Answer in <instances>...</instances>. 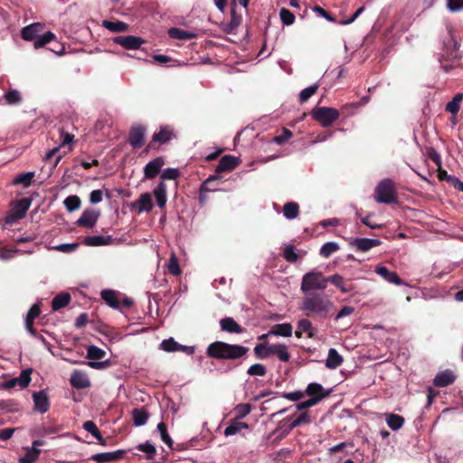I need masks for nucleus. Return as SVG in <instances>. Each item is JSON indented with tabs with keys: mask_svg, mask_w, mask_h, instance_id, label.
<instances>
[{
	"mask_svg": "<svg viewBox=\"0 0 463 463\" xmlns=\"http://www.w3.org/2000/svg\"><path fill=\"white\" fill-rule=\"evenodd\" d=\"M440 68L449 72L463 58V48L451 25L446 27V33L440 37V50L436 54Z\"/></svg>",
	"mask_w": 463,
	"mask_h": 463,
	"instance_id": "nucleus-1",
	"label": "nucleus"
},
{
	"mask_svg": "<svg viewBox=\"0 0 463 463\" xmlns=\"http://www.w3.org/2000/svg\"><path fill=\"white\" fill-rule=\"evenodd\" d=\"M249 348L241 345H232L226 342L215 341L206 349V354L215 359L235 360L243 357Z\"/></svg>",
	"mask_w": 463,
	"mask_h": 463,
	"instance_id": "nucleus-2",
	"label": "nucleus"
},
{
	"mask_svg": "<svg viewBox=\"0 0 463 463\" xmlns=\"http://www.w3.org/2000/svg\"><path fill=\"white\" fill-rule=\"evenodd\" d=\"M332 307V301L325 295L310 293L303 298L300 309L326 317Z\"/></svg>",
	"mask_w": 463,
	"mask_h": 463,
	"instance_id": "nucleus-3",
	"label": "nucleus"
},
{
	"mask_svg": "<svg viewBox=\"0 0 463 463\" xmlns=\"http://www.w3.org/2000/svg\"><path fill=\"white\" fill-rule=\"evenodd\" d=\"M374 199L380 203H393L397 202V193L394 183L390 178L383 179L375 187Z\"/></svg>",
	"mask_w": 463,
	"mask_h": 463,
	"instance_id": "nucleus-4",
	"label": "nucleus"
},
{
	"mask_svg": "<svg viewBox=\"0 0 463 463\" xmlns=\"http://www.w3.org/2000/svg\"><path fill=\"white\" fill-rule=\"evenodd\" d=\"M33 199L24 197L12 202V208L5 217V223L12 225L16 221L23 219L32 204Z\"/></svg>",
	"mask_w": 463,
	"mask_h": 463,
	"instance_id": "nucleus-5",
	"label": "nucleus"
},
{
	"mask_svg": "<svg viewBox=\"0 0 463 463\" xmlns=\"http://www.w3.org/2000/svg\"><path fill=\"white\" fill-rule=\"evenodd\" d=\"M311 116L322 127L326 128L338 119L339 111L334 108L317 107L311 111Z\"/></svg>",
	"mask_w": 463,
	"mask_h": 463,
	"instance_id": "nucleus-6",
	"label": "nucleus"
},
{
	"mask_svg": "<svg viewBox=\"0 0 463 463\" xmlns=\"http://www.w3.org/2000/svg\"><path fill=\"white\" fill-rule=\"evenodd\" d=\"M321 274L318 272L306 273L302 278L301 290L307 293L310 290H324L326 288V278L320 279Z\"/></svg>",
	"mask_w": 463,
	"mask_h": 463,
	"instance_id": "nucleus-7",
	"label": "nucleus"
},
{
	"mask_svg": "<svg viewBox=\"0 0 463 463\" xmlns=\"http://www.w3.org/2000/svg\"><path fill=\"white\" fill-rule=\"evenodd\" d=\"M105 355L106 352L96 345H91L87 347V358L90 360H100L103 359ZM88 365L93 369L101 370L109 365V361H90Z\"/></svg>",
	"mask_w": 463,
	"mask_h": 463,
	"instance_id": "nucleus-8",
	"label": "nucleus"
},
{
	"mask_svg": "<svg viewBox=\"0 0 463 463\" xmlns=\"http://www.w3.org/2000/svg\"><path fill=\"white\" fill-rule=\"evenodd\" d=\"M113 43L126 50H138L146 41L135 35H118L113 38Z\"/></svg>",
	"mask_w": 463,
	"mask_h": 463,
	"instance_id": "nucleus-9",
	"label": "nucleus"
},
{
	"mask_svg": "<svg viewBox=\"0 0 463 463\" xmlns=\"http://www.w3.org/2000/svg\"><path fill=\"white\" fill-rule=\"evenodd\" d=\"M332 390H325L322 384L318 383H310L304 390L305 396L310 400H317V404L331 393Z\"/></svg>",
	"mask_w": 463,
	"mask_h": 463,
	"instance_id": "nucleus-10",
	"label": "nucleus"
},
{
	"mask_svg": "<svg viewBox=\"0 0 463 463\" xmlns=\"http://www.w3.org/2000/svg\"><path fill=\"white\" fill-rule=\"evenodd\" d=\"M99 216V211L88 208L83 211L81 216L76 221L75 223L80 227L92 229L96 225Z\"/></svg>",
	"mask_w": 463,
	"mask_h": 463,
	"instance_id": "nucleus-11",
	"label": "nucleus"
},
{
	"mask_svg": "<svg viewBox=\"0 0 463 463\" xmlns=\"http://www.w3.org/2000/svg\"><path fill=\"white\" fill-rule=\"evenodd\" d=\"M33 409L40 412L45 413L50 409V400L45 390L34 392L33 393Z\"/></svg>",
	"mask_w": 463,
	"mask_h": 463,
	"instance_id": "nucleus-12",
	"label": "nucleus"
},
{
	"mask_svg": "<svg viewBox=\"0 0 463 463\" xmlns=\"http://www.w3.org/2000/svg\"><path fill=\"white\" fill-rule=\"evenodd\" d=\"M146 128L143 126L132 128L129 131L128 143L133 148H140L145 144Z\"/></svg>",
	"mask_w": 463,
	"mask_h": 463,
	"instance_id": "nucleus-13",
	"label": "nucleus"
},
{
	"mask_svg": "<svg viewBox=\"0 0 463 463\" xmlns=\"http://www.w3.org/2000/svg\"><path fill=\"white\" fill-rule=\"evenodd\" d=\"M126 454L125 449H118L109 452H100L91 456V459L97 463H108L121 459Z\"/></svg>",
	"mask_w": 463,
	"mask_h": 463,
	"instance_id": "nucleus-14",
	"label": "nucleus"
},
{
	"mask_svg": "<svg viewBox=\"0 0 463 463\" xmlns=\"http://www.w3.org/2000/svg\"><path fill=\"white\" fill-rule=\"evenodd\" d=\"M165 160L162 156H157L153 160L149 161L144 167V175L146 179H152L156 177L161 171Z\"/></svg>",
	"mask_w": 463,
	"mask_h": 463,
	"instance_id": "nucleus-15",
	"label": "nucleus"
},
{
	"mask_svg": "<svg viewBox=\"0 0 463 463\" xmlns=\"http://www.w3.org/2000/svg\"><path fill=\"white\" fill-rule=\"evenodd\" d=\"M381 244L382 241L380 240L370 238H355L351 241V245L362 252H366L374 247L380 246Z\"/></svg>",
	"mask_w": 463,
	"mask_h": 463,
	"instance_id": "nucleus-16",
	"label": "nucleus"
},
{
	"mask_svg": "<svg viewBox=\"0 0 463 463\" xmlns=\"http://www.w3.org/2000/svg\"><path fill=\"white\" fill-rule=\"evenodd\" d=\"M317 332V328L313 326L309 319L302 318L298 322L295 335L298 338H301L303 333H307L308 338H313L316 335Z\"/></svg>",
	"mask_w": 463,
	"mask_h": 463,
	"instance_id": "nucleus-17",
	"label": "nucleus"
},
{
	"mask_svg": "<svg viewBox=\"0 0 463 463\" xmlns=\"http://www.w3.org/2000/svg\"><path fill=\"white\" fill-rule=\"evenodd\" d=\"M375 273L382 277L384 280L389 283L401 286L403 285V281L400 279L398 274L394 271L390 270L385 266H378L375 269Z\"/></svg>",
	"mask_w": 463,
	"mask_h": 463,
	"instance_id": "nucleus-18",
	"label": "nucleus"
},
{
	"mask_svg": "<svg viewBox=\"0 0 463 463\" xmlns=\"http://www.w3.org/2000/svg\"><path fill=\"white\" fill-rule=\"evenodd\" d=\"M456 380V375L451 370H444L437 373L433 380V383L437 387H446L453 383Z\"/></svg>",
	"mask_w": 463,
	"mask_h": 463,
	"instance_id": "nucleus-19",
	"label": "nucleus"
},
{
	"mask_svg": "<svg viewBox=\"0 0 463 463\" xmlns=\"http://www.w3.org/2000/svg\"><path fill=\"white\" fill-rule=\"evenodd\" d=\"M238 165V160L235 156L231 155L223 156L218 165H216L215 172L221 174L226 171L234 169Z\"/></svg>",
	"mask_w": 463,
	"mask_h": 463,
	"instance_id": "nucleus-20",
	"label": "nucleus"
},
{
	"mask_svg": "<svg viewBox=\"0 0 463 463\" xmlns=\"http://www.w3.org/2000/svg\"><path fill=\"white\" fill-rule=\"evenodd\" d=\"M70 382L71 386L76 389H85L90 385L87 374L81 371H74L71 375Z\"/></svg>",
	"mask_w": 463,
	"mask_h": 463,
	"instance_id": "nucleus-21",
	"label": "nucleus"
},
{
	"mask_svg": "<svg viewBox=\"0 0 463 463\" xmlns=\"http://www.w3.org/2000/svg\"><path fill=\"white\" fill-rule=\"evenodd\" d=\"M153 195L156 198V205L164 208L167 202L166 184L164 181H160L153 189Z\"/></svg>",
	"mask_w": 463,
	"mask_h": 463,
	"instance_id": "nucleus-22",
	"label": "nucleus"
},
{
	"mask_svg": "<svg viewBox=\"0 0 463 463\" xmlns=\"http://www.w3.org/2000/svg\"><path fill=\"white\" fill-rule=\"evenodd\" d=\"M43 29L40 23H34L23 28L22 38L26 41H35Z\"/></svg>",
	"mask_w": 463,
	"mask_h": 463,
	"instance_id": "nucleus-23",
	"label": "nucleus"
},
{
	"mask_svg": "<svg viewBox=\"0 0 463 463\" xmlns=\"http://www.w3.org/2000/svg\"><path fill=\"white\" fill-rule=\"evenodd\" d=\"M113 237L111 235H93L87 236L84 239V244L87 246H104L109 245L113 241Z\"/></svg>",
	"mask_w": 463,
	"mask_h": 463,
	"instance_id": "nucleus-24",
	"label": "nucleus"
},
{
	"mask_svg": "<svg viewBox=\"0 0 463 463\" xmlns=\"http://www.w3.org/2000/svg\"><path fill=\"white\" fill-rule=\"evenodd\" d=\"M35 176L34 171H28L21 173L14 176V178L12 181L13 185H22L24 188L29 187L33 181V178Z\"/></svg>",
	"mask_w": 463,
	"mask_h": 463,
	"instance_id": "nucleus-25",
	"label": "nucleus"
},
{
	"mask_svg": "<svg viewBox=\"0 0 463 463\" xmlns=\"http://www.w3.org/2000/svg\"><path fill=\"white\" fill-rule=\"evenodd\" d=\"M220 326L222 331L232 334H241L243 331L242 327L232 317L221 319Z\"/></svg>",
	"mask_w": 463,
	"mask_h": 463,
	"instance_id": "nucleus-26",
	"label": "nucleus"
},
{
	"mask_svg": "<svg viewBox=\"0 0 463 463\" xmlns=\"http://www.w3.org/2000/svg\"><path fill=\"white\" fill-rule=\"evenodd\" d=\"M293 327L290 323L276 324L269 329V334L275 336L290 337Z\"/></svg>",
	"mask_w": 463,
	"mask_h": 463,
	"instance_id": "nucleus-27",
	"label": "nucleus"
},
{
	"mask_svg": "<svg viewBox=\"0 0 463 463\" xmlns=\"http://www.w3.org/2000/svg\"><path fill=\"white\" fill-rule=\"evenodd\" d=\"M218 175H211L209 176L205 181L203 182V184L200 186V193H199V201L201 203H204L206 200V194L210 192H215L218 190L216 187H210V184L213 183L214 181L218 180Z\"/></svg>",
	"mask_w": 463,
	"mask_h": 463,
	"instance_id": "nucleus-28",
	"label": "nucleus"
},
{
	"mask_svg": "<svg viewBox=\"0 0 463 463\" xmlns=\"http://www.w3.org/2000/svg\"><path fill=\"white\" fill-rule=\"evenodd\" d=\"M136 205L138 209V213H149L153 209V202L151 194L144 193L140 194L138 199L136 201Z\"/></svg>",
	"mask_w": 463,
	"mask_h": 463,
	"instance_id": "nucleus-29",
	"label": "nucleus"
},
{
	"mask_svg": "<svg viewBox=\"0 0 463 463\" xmlns=\"http://www.w3.org/2000/svg\"><path fill=\"white\" fill-rule=\"evenodd\" d=\"M271 354H275L278 359L281 362L287 363L289 361L290 354L288 352V348L284 344H274L271 345V348H269Z\"/></svg>",
	"mask_w": 463,
	"mask_h": 463,
	"instance_id": "nucleus-30",
	"label": "nucleus"
},
{
	"mask_svg": "<svg viewBox=\"0 0 463 463\" xmlns=\"http://www.w3.org/2000/svg\"><path fill=\"white\" fill-rule=\"evenodd\" d=\"M168 35L172 39L191 40L197 36V33L192 31H186L177 27H172L168 30Z\"/></svg>",
	"mask_w": 463,
	"mask_h": 463,
	"instance_id": "nucleus-31",
	"label": "nucleus"
},
{
	"mask_svg": "<svg viewBox=\"0 0 463 463\" xmlns=\"http://www.w3.org/2000/svg\"><path fill=\"white\" fill-rule=\"evenodd\" d=\"M290 420H291V417H287V418L283 419L282 420H280L278 423L277 428L273 431V434L277 435V437L279 439H284L286 436H288L290 433V431L293 430V428H291Z\"/></svg>",
	"mask_w": 463,
	"mask_h": 463,
	"instance_id": "nucleus-32",
	"label": "nucleus"
},
{
	"mask_svg": "<svg viewBox=\"0 0 463 463\" xmlns=\"http://www.w3.org/2000/svg\"><path fill=\"white\" fill-rule=\"evenodd\" d=\"M174 136L173 130L168 126H162L158 132L154 133L153 141L165 144L172 139Z\"/></svg>",
	"mask_w": 463,
	"mask_h": 463,
	"instance_id": "nucleus-33",
	"label": "nucleus"
},
{
	"mask_svg": "<svg viewBox=\"0 0 463 463\" xmlns=\"http://www.w3.org/2000/svg\"><path fill=\"white\" fill-rule=\"evenodd\" d=\"M343 363V357L339 354L336 349L330 348L328 351L327 358L326 360V366L328 369H335Z\"/></svg>",
	"mask_w": 463,
	"mask_h": 463,
	"instance_id": "nucleus-34",
	"label": "nucleus"
},
{
	"mask_svg": "<svg viewBox=\"0 0 463 463\" xmlns=\"http://www.w3.org/2000/svg\"><path fill=\"white\" fill-rule=\"evenodd\" d=\"M101 298L114 309L119 307V302L118 299L117 292L113 289H103L100 292Z\"/></svg>",
	"mask_w": 463,
	"mask_h": 463,
	"instance_id": "nucleus-35",
	"label": "nucleus"
},
{
	"mask_svg": "<svg viewBox=\"0 0 463 463\" xmlns=\"http://www.w3.org/2000/svg\"><path fill=\"white\" fill-rule=\"evenodd\" d=\"M385 420L388 427L392 430H399L404 424V418L394 413H386Z\"/></svg>",
	"mask_w": 463,
	"mask_h": 463,
	"instance_id": "nucleus-36",
	"label": "nucleus"
},
{
	"mask_svg": "<svg viewBox=\"0 0 463 463\" xmlns=\"http://www.w3.org/2000/svg\"><path fill=\"white\" fill-rule=\"evenodd\" d=\"M249 429V425L246 422L240 421L238 419L233 420L231 423L225 428L224 434L225 436H232L239 433L242 430Z\"/></svg>",
	"mask_w": 463,
	"mask_h": 463,
	"instance_id": "nucleus-37",
	"label": "nucleus"
},
{
	"mask_svg": "<svg viewBox=\"0 0 463 463\" xmlns=\"http://www.w3.org/2000/svg\"><path fill=\"white\" fill-rule=\"evenodd\" d=\"M283 216L288 220H294L299 214V205L296 202L286 203L283 206Z\"/></svg>",
	"mask_w": 463,
	"mask_h": 463,
	"instance_id": "nucleus-38",
	"label": "nucleus"
},
{
	"mask_svg": "<svg viewBox=\"0 0 463 463\" xmlns=\"http://www.w3.org/2000/svg\"><path fill=\"white\" fill-rule=\"evenodd\" d=\"M132 416L134 426L140 427L146 423L149 414L144 408H137L133 410Z\"/></svg>",
	"mask_w": 463,
	"mask_h": 463,
	"instance_id": "nucleus-39",
	"label": "nucleus"
},
{
	"mask_svg": "<svg viewBox=\"0 0 463 463\" xmlns=\"http://www.w3.org/2000/svg\"><path fill=\"white\" fill-rule=\"evenodd\" d=\"M71 295L69 293H61L52 298V308L57 311L62 307H67L71 302Z\"/></svg>",
	"mask_w": 463,
	"mask_h": 463,
	"instance_id": "nucleus-40",
	"label": "nucleus"
},
{
	"mask_svg": "<svg viewBox=\"0 0 463 463\" xmlns=\"http://www.w3.org/2000/svg\"><path fill=\"white\" fill-rule=\"evenodd\" d=\"M241 24V17L236 15L234 10H232L231 20L222 25V29L227 33H232L236 31Z\"/></svg>",
	"mask_w": 463,
	"mask_h": 463,
	"instance_id": "nucleus-41",
	"label": "nucleus"
},
{
	"mask_svg": "<svg viewBox=\"0 0 463 463\" xmlns=\"http://www.w3.org/2000/svg\"><path fill=\"white\" fill-rule=\"evenodd\" d=\"M55 38V34L51 31H48L42 34L40 33L36 40L33 42V46L35 49H39L41 47H43L46 43H51Z\"/></svg>",
	"mask_w": 463,
	"mask_h": 463,
	"instance_id": "nucleus-42",
	"label": "nucleus"
},
{
	"mask_svg": "<svg viewBox=\"0 0 463 463\" xmlns=\"http://www.w3.org/2000/svg\"><path fill=\"white\" fill-rule=\"evenodd\" d=\"M463 99V94L462 93H457L453 99L448 102V104L446 105V110L449 113H451L452 115H457L458 110H459V108H460V102Z\"/></svg>",
	"mask_w": 463,
	"mask_h": 463,
	"instance_id": "nucleus-43",
	"label": "nucleus"
},
{
	"mask_svg": "<svg viewBox=\"0 0 463 463\" xmlns=\"http://www.w3.org/2000/svg\"><path fill=\"white\" fill-rule=\"evenodd\" d=\"M318 87H319V84L317 82V83H314V84L303 89L299 92V95H298L299 102L300 103L307 102L316 93Z\"/></svg>",
	"mask_w": 463,
	"mask_h": 463,
	"instance_id": "nucleus-44",
	"label": "nucleus"
},
{
	"mask_svg": "<svg viewBox=\"0 0 463 463\" xmlns=\"http://www.w3.org/2000/svg\"><path fill=\"white\" fill-rule=\"evenodd\" d=\"M326 282L332 283L333 285L337 287L343 293H348L351 291V288H346V286L345 285L343 277L338 274H335L326 278Z\"/></svg>",
	"mask_w": 463,
	"mask_h": 463,
	"instance_id": "nucleus-45",
	"label": "nucleus"
},
{
	"mask_svg": "<svg viewBox=\"0 0 463 463\" xmlns=\"http://www.w3.org/2000/svg\"><path fill=\"white\" fill-rule=\"evenodd\" d=\"M339 250L338 243L335 241H328L322 245V247L319 250V254L323 256L324 258L330 257L333 253Z\"/></svg>",
	"mask_w": 463,
	"mask_h": 463,
	"instance_id": "nucleus-46",
	"label": "nucleus"
},
{
	"mask_svg": "<svg viewBox=\"0 0 463 463\" xmlns=\"http://www.w3.org/2000/svg\"><path fill=\"white\" fill-rule=\"evenodd\" d=\"M60 431L58 426H49L46 423H43L36 429V435L40 437H46L49 435L56 434Z\"/></svg>",
	"mask_w": 463,
	"mask_h": 463,
	"instance_id": "nucleus-47",
	"label": "nucleus"
},
{
	"mask_svg": "<svg viewBox=\"0 0 463 463\" xmlns=\"http://www.w3.org/2000/svg\"><path fill=\"white\" fill-rule=\"evenodd\" d=\"M3 98L9 105H17L22 101V96L17 90H10L6 91Z\"/></svg>",
	"mask_w": 463,
	"mask_h": 463,
	"instance_id": "nucleus-48",
	"label": "nucleus"
},
{
	"mask_svg": "<svg viewBox=\"0 0 463 463\" xmlns=\"http://www.w3.org/2000/svg\"><path fill=\"white\" fill-rule=\"evenodd\" d=\"M103 25L108 30L114 33L124 32L128 29V25L121 21L111 22V21H104Z\"/></svg>",
	"mask_w": 463,
	"mask_h": 463,
	"instance_id": "nucleus-49",
	"label": "nucleus"
},
{
	"mask_svg": "<svg viewBox=\"0 0 463 463\" xmlns=\"http://www.w3.org/2000/svg\"><path fill=\"white\" fill-rule=\"evenodd\" d=\"M41 450L37 448L27 449L26 453L24 457L20 458V463H33L40 456Z\"/></svg>",
	"mask_w": 463,
	"mask_h": 463,
	"instance_id": "nucleus-50",
	"label": "nucleus"
},
{
	"mask_svg": "<svg viewBox=\"0 0 463 463\" xmlns=\"http://www.w3.org/2000/svg\"><path fill=\"white\" fill-rule=\"evenodd\" d=\"M269 348H271V345L258 344L255 345L253 351L257 358L265 359L271 355Z\"/></svg>",
	"mask_w": 463,
	"mask_h": 463,
	"instance_id": "nucleus-51",
	"label": "nucleus"
},
{
	"mask_svg": "<svg viewBox=\"0 0 463 463\" xmlns=\"http://www.w3.org/2000/svg\"><path fill=\"white\" fill-rule=\"evenodd\" d=\"M137 449L139 451L146 453L147 459L154 458L156 453V447L150 441H146L145 443L137 445Z\"/></svg>",
	"mask_w": 463,
	"mask_h": 463,
	"instance_id": "nucleus-52",
	"label": "nucleus"
},
{
	"mask_svg": "<svg viewBox=\"0 0 463 463\" xmlns=\"http://www.w3.org/2000/svg\"><path fill=\"white\" fill-rule=\"evenodd\" d=\"M157 430L160 433L161 440L167 445L170 449L173 448V439L167 432L166 425L164 422L157 424Z\"/></svg>",
	"mask_w": 463,
	"mask_h": 463,
	"instance_id": "nucleus-53",
	"label": "nucleus"
},
{
	"mask_svg": "<svg viewBox=\"0 0 463 463\" xmlns=\"http://www.w3.org/2000/svg\"><path fill=\"white\" fill-rule=\"evenodd\" d=\"M178 347H180V344L177 343L173 337L165 339L160 344V349L168 353L177 352Z\"/></svg>",
	"mask_w": 463,
	"mask_h": 463,
	"instance_id": "nucleus-54",
	"label": "nucleus"
},
{
	"mask_svg": "<svg viewBox=\"0 0 463 463\" xmlns=\"http://www.w3.org/2000/svg\"><path fill=\"white\" fill-rule=\"evenodd\" d=\"M63 204L69 212H73L80 208V199L77 195H70L64 200Z\"/></svg>",
	"mask_w": 463,
	"mask_h": 463,
	"instance_id": "nucleus-55",
	"label": "nucleus"
},
{
	"mask_svg": "<svg viewBox=\"0 0 463 463\" xmlns=\"http://www.w3.org/2000/svg\"><path fill=\"white\" fill-rule=\"evenodd\" d=\"M31 373H32V369L31 368H27V369H24L21 372L20 375L17 377V380H18V385L24 389V388H26L30 382H31Z\"/></svg>",
	"mask_w": 463,
	"mask_h": 463,
	"instance_id": "nucleus-56",
	"label": "nucleus"
},
{
	"mask_svg": "<svg viewBox=\"0 0 463 463\" xmlns=\"http://www.w3.org/2000/svg\"><path fill=\"white\" fill-rule=\"evenodd\" d=\"M279 17L284 25L289 26L295 22V15L287 8H281Z\"/></svg>",
	"mask_w": 463,
	"mask_h": 463,
	"instance_id": "nucleus-57",
	"label": "nucleus"
},
{
	"mask_svg": "<svg viewBox=\"0 0 463 463\" xmlns=\"http://www.w3.org/2000/svg\"><path fill=\"white\" fill-rule=\"evenodd\" d=\"M251 411V405L250 403H241L238 404L234 408V411L236 413V419H243L246 417Z\"/></svg>",
	"mask_w": 463,
	"mask_h": 463,
	"instance_id": "nucleus-58",
	"label": "nucleus"
},
{
	"mask_svg": "<svg viewBox=\"0 0 463 463\" xmlns=\"http://www.w3.org/2000/svg\"><path fill=\"white\" fill-rule=\"evenodd\" d=\"M247 373L251 376H264L267 373V368L262 364H255L248 368Z\"/></svg>",
	"mask_w": 463,
	"mask_h": 463,
	"instance_id": "nucleus-59",
	"label": "nucleus"
},
{
	"mask_svg": "<svg viewBox=\"0 0 463 463\" xmlns=\"http://www.w3.org/2000/svg\"><path fill=\"white\" fill-rule=\"evenodd\" d=\"M285 260L288 262H296L298 259V255L296 251V248L293 245H288L283 252Z\"/></svg>",
	"mask_w": 463,
	"mask_h": 463,
	"instance_id": "nucleus-60",
	"label": "nucleus"
},
{
	"mask_svg": "<svg viewBox=\"0 0 463 463\" xmlns=\"http://www.w3.org/2000/svg\"><path fill=\"white\" fill-rule=\"evenodd\" d=\"M168 271L170 274H172L174 276H178L181 273V269L179 266L178 260L174 253L170 256V259H169Z\"/></svg>",
	"mask_w": 463,
	"mask_h": 463,
	"instance_id": "nucleus-61",
	"label": "nucleus"
},
{
	"mask_svg": "<svg viewBox=\"0 0 463 463\" xmlns=\"http://www.w3.org/2000/svg\"><path fill=\"white\" fill-rule=\"evenodd\" d=\"M180 175V172L177 168L168 167L163 170L161 173V181L164 180H175Z\"/></svg>",
	"mask_w": 463,
	"mask_h": 463,
	"instance_id": "nucleus-62",
	"label": "nucleus"
},
{
	"mask_svg": "<svg viewBox=\"0 0 463 463\" xmlns=\"http://www.w3.org/2000/svg\"><path fill=\"white\" fill-rule=\"evenodd\" d=\"M41 308L38 304H33L28 310L24 322L33 323L34 319L40 316Z\"/></svg>",
	"mask_w": 463,
	"mask_h": 463,
	"instance_id": "nucleus-63",
	"label": "nucleus"
},
{
	"mask_svg": "<svg viewBox=\"0 0 463 463\" xmlns=\"http://www.w3.org/2000/svg\"><path fill=\"white\" fill-rule=\"evenodd\" d=\"M292 137V132L286 128H282V133L273 137L272 141L278 145L285 144Z\"/></svg>",
	"mask_w": 463,
	"mask_h": 463,
	"instance_id": "nucleus-64",
	"label": "nucleus"
}]
</instances>
